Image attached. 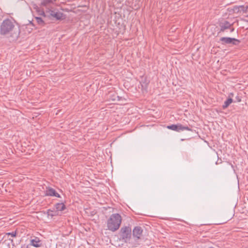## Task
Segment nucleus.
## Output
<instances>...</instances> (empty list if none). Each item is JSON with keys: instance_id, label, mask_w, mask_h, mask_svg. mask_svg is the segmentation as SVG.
Returning <instances> with one entry per match:
<instances>
[{"instance_id": "39448f33", "label": "nucleus", "mask_w": 248, "mask_h": 248, "mask_svg": "<svg viewBox=\"0 0 248 248\" xmlns=\"http://www.w3.org/2000/svg\"><path fill=\"white\" fill-rule=\"evenodd\" d=\"M167 128L169 129H170L176 132H180L185 130L188 131H192V129L187 126H184L181 124H171L168 125Z\"/></svg>"}, {"instance_id": "f8f14e48", "label": "nucleus", "mask_w": 248, "mask_h": 248, "mask_svg": "<svg viewBox=\"0 0 248 248\" xmlns=\"http://www.w3.org/2000/svg\"><path fill=\"white\" fill-rule=\"evenodd\" d=\"M54 206L57 211H62L66 209V206L63 202L57 203Z\"/></svg>"}, {"instance_id": "a211bd4d", "label": "nucleus", "mask_w": 248, "mask_h": 248, "mask_svg": "<svg viewBox=\"0 0 248 248\" xmlns=\"http://www.w3.org/2000/svg\"><path fill=\"white\" fill-rule=\"evenodd\" d=\"M116 97L114 98H112V100H120L121 97L119 96H115Z\"/></svg>"}, {"instance_id": "9b49d317", "label": "nucleus", "mask_w": 248, "mask_h": 248, "mask_svg": "<svg viewBox=\"0 0 248 248\" xmlns=\"http://www.w3.org/2000/svg\"><path fill=\"white\" fill-rule=\"evenodd\" d=\"M52 0H43L41 3V6H45L46 8V10H48L50 9V5L52 3Z\"/></svg>"}, {"instance_id": "412c9836", "label": "nucleus", "mask_w": 248, "mask_h": 248, "mask_svg": "<svg viewBox=\"0 0 248 248\" xmlns=\"http://www.w3.org/2000/svg\"><path fill=\"white\" fill-rule=\"evenodd\" d=\"M230 30V32H232L234 31V28L232 27V26H231V28L229 29Z\"/></svg>"}, {"instance_id": "423d86ee", "label": "nucleus", "mask_w": 248, "mask_h": 248, "mask_svg": "<svg viewBox=\"0 0 248 248\" xmlns=\"http://www.w3.org/2000/svg\"><path fill=\"white\" fill-rule=\"evenodd\" d=\"M220 41L221 42L222 45L232 44L235 46L239 45L240 43V41L238 39L227 37H221L220 39Z\"/></svg>"}, {"instance_id": "4468645a", "label": "nucleus", "mask_w": 248, "mask_h": 248, "mask_svg": "<svg viewBox=\"0 0 248 248\" xmlns=\"http://www.w3.org/2000/svg\"><path fill=\"white\" fill-rule=\"evenodd\" d=\"M36 21L38 25L43 26L45 25L44 21L42 19V18L40 17H35Z\"/></svg>"}, {"instance_id": "7ed1b4c3", "label": "nucleus", "mask_w": 248, "mask_h": 248, "mask_svg": "<svg viewBox=\"0 0 248 248\" xmlns=\"http://www.w3.org/2000/svg\"><path fill=\"white\" fill-rule=\"evenodd\" d=\"M40 15L44 17H48L50 19H55L57 20H62L65 18V15L63 13L59 11H56L55 10H52V9L46 10V12L43 11L40 13Z\"/></svg>"}, {"instance_id": "f3484780", "label": "nucleus", "mask_w": 248, "mask_h": 248, "mask_svg": "<svg viewBox=\"0 0 248 248\" xmlns=\"http://www.w3.org/2000/svg\"><path fill=\"white\" fill-rule=\"evenodd\" d=\"M53 212V210H52L51 209H48L47 210V214L48 216H50L52 217L54 216L55 215L51 213V212Z\"/></svg>"}, {"instance_id": "f257e3e1", "label": "nucleus", "mask_w": 248, "mask_h": 248, "mask_svg": "<svg viewBox=\"0 0 248 248\" xmlns=\"http://www.w3.org/2000/svg\"><path fill=\"white\" fill-rule=\"evenodd\" d=\"M122 217L118 213L112 214L107 220V227L108 230L113 232L119 229L122 223Z\"/></svg>"}, {"instance_id": "1a4fd4ad", "label": "nucleus", "mask_w": 248, "mask_h": 248, "mask_svg": "<svg viewBox=\"0 0 248 248\" xmlns=\"http://www.w3.org/2000/svg\"><path fill=\"white\" fill-rule=\"evenodd\" d=\"M45 195L47 196H55L57 198H61L60 195L54 188L50 187L46 188Z\"/></svg>"}, {"instance_id": "0eeeda50", "label": "nucleus", "mask_w": 248, "mask_h": 248, "mask_svg": "<svg viewBox=\"0 0 248 248\" xmlns=\"http://www.w3.org/2000/svg\"><path fill=\"white\" fill-rule=\"evenodd\" d=\"M143 229L140 226H136L133 230L132 235L135 240L141 239L142 236Z\"/></svg>"}, {"instance_id": "ddd939ff", "label": "nucleus", "mask_w": 248, "mask_h": 248, "mask_svg": "<svg viewBox=\"0 0 248 248\" xmlns=\"http://www.w3.org/2000/svg\"><path fill=\"white\" fill-rule=\"evenodd\" d=\"M233 102V99L231 98H228L224 103V104L222 105V108L223 109L227 108Z\"/></svg>"}, {"instance_id": "aec40b11", "label": "nucleus", "mask_w": 248, "mask_h": 248, "mask_svg": "<svg viewBox=\"0 0 248 248\" xmlns=\"http://www.w3.org/2000/svg\"><path fill=\"white\" fill-rule=\"evenodd\" d=\"M233 93H229V98H231L233 96Z\"/></svg>"}, {"instance_id": "6ab92c4d", "label": "nucleus", "mask_w": 248, "mask_h": 248, "mask_svg": "<svg viewBox=\"0 0 248 248\" xmlns=\"http://www.w3.org/2000/svg\"><path fill=\"white\" fill-rule=\"evenodd\" d=\"M235 99L237 101V102H240L241 101V97L239 96H237L236 97H235Z\"/></svg>"}, {"instance_id": "dca6fc26", "label": "nucleus", "mask_w": 248, "mask_h": 248, "mask_svg": "<svg viewBox=\"0 0 248 248\" xmlns=\"http://www.w3.org/2000/svg\"><path fill=\"white\" fill-rule=\"evenodd\" d=\"M6 235L8 236L11 235L12 237H16L17 235V231H15L11 232H7L6 233Z\"/></svg>"}, {"instance_id": "9d476101", "label": "nucleus", "mask_w": 248, "mask_h": 248, "mask_svg": "<svg viewBox=\"0 0 248 248\" xmlns=\"http://www.w3.org/2000/svg\"><path fill=\"white\" fill-rule=\"evenodd\" d=\"M31 245L39 248L42 246V241L37 237L34 236L33 239L31 240Z\"/></svg>"}, {"instance_id": "f03ea898", "label": "nucleus", "mask_w": 248, "mask_h": 248, "mask_svg": "<svg viewBox=\"0 0 248 248\" xmlns=\"http://www.w3.org/2000/svg\"><path fill=\"white\" fill-rule=\"evenodd\" d=\"M15 28L14 22L10 19H4L0 26V34L7 35L10 33Z\"/></svg>"}, {"instance_id": "6e6552de", "label": "nucleus", "mask_w": 248, "mask_h": 248, "mask_svg": "<svg viewBox=\"0 0 248 248\" xmlns=\"http://www.w3.org/2000/svg\"><path fill=\"white\" fill-rule=\"evenodd\" d=\"M220 27V31L219 32H224L225 30L231 28V26H232V24L230 23L227 20H225L223 22H220L219 23Z\"/></svg>"}, {"instance_id": "2eb2a0df", "label": "nucleus", "mask_w": 248, "mask_h": 248, "mask_svg": "<svg viewBox=\"0 0 248 248\" xmlns=\"http://www.w3.org/2000/svg\"><path fill=\"white\" fill-rule=\"evenodd\" d=\"M140 84L141 86V90L142 91H147L148 83L146 81H141L140 82Z\"/></svg>"}, {"instance_id": "20e7f679", "label": "nucleus", "mask_w": 248, "mask_h": 248, "mask_svg": "<svg viewBox=\"0 0 248 248\" xmlns=\"http://www.w3.org/2000/svg\"><path fill=\"white\" fill-rule=\"evenodd\" d=\"M120 240L127 243L130 241L132 236V229L129 226H123L119 232Z\"/></svg>"}]
</instances>
